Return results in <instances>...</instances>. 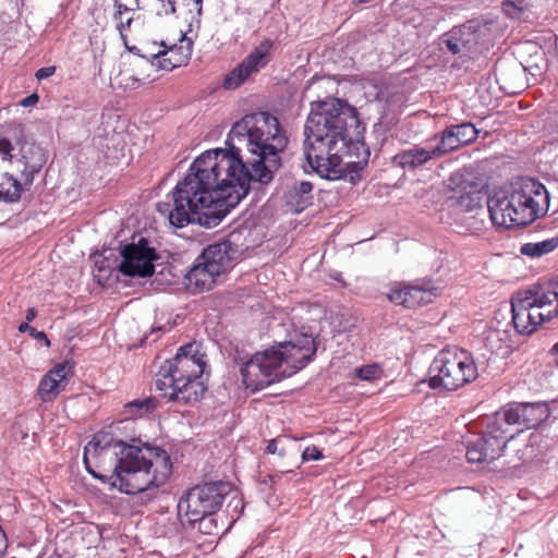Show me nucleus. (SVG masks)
I'll use <instances>...</instances> for the list:
<instances>
[{
	"instance_id": "nucleus-1",
	"label": "nucleus",
	"mask_w": 558,
	"mask_h": 558,
	"mask_svg": "<svg viewBox=\"0 0 558 558\" xmlns=\"http://www.w3.org/2000/svg\"><path fill=\"white\" fill-rule=\"evenodd\" d=\"M225 144L226 148L201 154L172 190L171 202L157 204L171 226L217 227L248 194L252 183L272 182L289 137L276 116L255 111L234 122Z\"/></svg>"
},
{
	"instance_id": "nucleus-2",
	"label": "nucleus",
	"mask_w": 558,
	"mask_h": 558,
	"mask_svg": "<svg viewBox=\"0 0 558 558\" xmlns=\"http://www.w3.org/2000/svg\"><path fill=\"white\" fill-rule=\"evenodd\" d=\"M356 108L339 98L313 102L304 126V156L311 171L322 179L351 183L361 179L371 150Z\"/></svg>"
},
{
	"instance_id": "nucleus-3",
	"label": "nucleus",
	"mask_w": 558,
	"mask_h": 558,
	"mask_svg": "<svg viewBox=\"0 0 558 558\" xmlns=\"http://www.w3.org/2000/svg\"><path fill=\"white\" fill-rule=\"evenodd\" d=\"M83 462L94 478L126 495H138L142 504L155 499L172 474L171 458L163 448L141 439L128 444L109 433L94 435L84 448Z\"/></svg>"
},
{
	"instance_id": "nucleus-4",
	"label": "nucleus",
	"mask_w": 558,
	"mask_h": 558,
	"mask_svg": "<svg viewBox=\"0 0 558 558\" xmlns=\"http://www.w3.org/2000/svg\"><path fill=\"white\" fill-rule=\"evenodd\" d=\"M195 342L178 349L174 357L165 361L154 381L155 390L170 402L189 404L199 401L207 387L202 381L206 365Z\"/></svg>"
},
{
	"instance_id": "nucleus-5",
	"label": "nucleus",
	"mask_w": 558,
	"mask_h": 558,
	"mask_svg": "<svg viewBox=\"0 0 558 558\" xmlns=\"http://www.w3.org/2000/svg\"><path fill=\"white\" fill-rule=\"evenodd\" d=\"M549 202L545 185L538 180L525 178L510 191L495 192L487 199V208L494 226L510 229L527 226L545 216Z\"/></svg>"
},
{
	"instance_id": "nucleus-6",
	"label": "nucleus",
	"mask_w": 558,
	"mask_h": 558,
	"mask_svg": "<svg viewBox=\"0 0 558 558\" xmlns=\"http://www.w3.org/2000/svg\"><path fill=\"white\" fill-rule=\"evenodd\" d=\"M478 377L473 354L456 345L437 352L428 368V386L433 390L456 391Z\"/></svg>"
},
{
	"instance_id": "nucleus-7",
	"label": "nucleus",
	"mask_w": 558,
	"mask_h": 558,
	"mask_svg": "<svg viewBox=\"0 0 558 558\" xmlns=\"http://www.w3.org/2000/svg\"><path fill=\"white\" fill-rule=\"evenodd\" d=\"M233 493V485L228 481H214L198 484L180 498L178 513L186 518L190 524L201 522L206 517L220 510L225 499Z\"/></svg>"
},
{
	"instance_id": "nucleus-8",
	"label": "nucleus",
	"mask_w": 558,
	"mask_h": 558,
	"mask_svg": "<svg viewBox=\"0 0 558 558\" xmlns=\"http://www.w3.org/2000/svg\"><path fill=\"white\" fill-rule=\"evenodd\" d=\"M439 45L441 50L457 56L463 62L475 59L490 45L489 28L487 25L468 22L445 33L439 39Z\"/></svg>"
},
{
	"instance_id": "nucleus-9",
	"label": "nucleus",
	"mask_w": 558,
	"mask_h": 558,
	"mask_svg": "<svg viewBox=\"0 0 558 558\" xmlns=\"http://www.w3.org/2000/svg\"><path fill=\"white\" fill-rule=\"evenodd\" d=\"M282 359L275 347L256 352L240 367L244 386L252 391H258L279 381L282 378L278 372L282 365Z\"/></svg>"
},
{
	"instance_id": "nucleus-10",
	"label": "nucleus",
	"mask_w": 558,
	"mask_h": 558,
	"mask_svg": "<svg viewBox=\"0 0 558 558\" xmlns=\"http://www.w3.org/2000/svg\"><path fill=\"white\" fill-rule=\"evenodd\" d=\"M122 260L119 270L131 278H147L155 271L154 262L158 253L143 235H133L130 243L121 247Z\"/></svg>"
},
{
	"instance_id": "nucleus-11",
	"label": "nucleus",
	"mask_w": 558,
	"mask_h": 558,
	"mask_svg": "<svg viewBox=\"0 0 558 558\" xmlns=\"http://www.w3.org/2000/svg\"><path fill=\"white\" fill-rule=\"evenodd\" d=\"M438 294V288L432 279H420L413 283H396L387 294L390 302L407 308H415L433 302Z\"/></svg>"
},
{
	"instance_id": "nucleus-12",
	"label": "nucleus",
	"mask_w": 558,
	"mask_h": 558,
	"mask_svg": "<svg viewBox=\"0 0 558 558\" xmlns=\"http://www.w3.org/2000/svg\"><path fill=\"white\" fill-rule=\"evenodd\" d=\"M511 324L517 333L531 336L546 322H550L551 310L537 311L527 299L522 298V293H517L511 298Z\"/></svg>"
},
{
	"instance_id": "nucleus-13",
	"label": "nucleus",
	"mask_w": 558,
	"mask_h": 558,
	"mask_svg": "<svg viewBox=\"0 0 558 558\" xmlns=\"http://www.w3.org/2000/svg\"><path fill=\"white\" fill-rule=\"evenodd\" d=\"M232 238L231 234L222 241L209 244L201 254V260H205L218 276L231 270L243 254V250Z\"/></svg>"
},
{
	"instance_id": "nucleus-14",
	"label": "nucleus",
	"mask_w": 558,
	"mask_h": 558,
	"mask_svg": "<svg viewBox=\"0 0 558 558\" xmlns=\"http://www.w3.org/2000/svg\"><path fill=\"white\" fill-rule=\"evenodd\" d=\"M47 162L45 149L36 143L24 142L20 147V157L13 156L12 165H15L16 171L21 175L19 182L22 184V192L28 190Z\"/></svg>"
},
{
	"instance_id": "nucleus-15",
	"label": "nucleus",
	"mask_w": 558,
	"mask_h": 558,
	"mask_svg": "<svg viewBox=\"0 0 558 558\" xmlns=\"http://www.w3.org/2000/svg\"><path fill=\"white\" fill-rule=\"evenodd\" d=\"M514 425L524 428H536L549 415L546 403L543 402H514L505 407Z\"/></svg>"
},
{
	"instance_id": "nucleus-16",
	"label": "nucleus",
	"mask_w": 558,
	"mask_h": 558,
	"mask_svg": "<svg viewBox=\"0 0 558 558\" xmlns=\"http://www.w3.org/2000/svg\"><path fill=\"white\" fill-rule=\"evenodd\" d=\"M506 446L505 440L482 432L480 437L466 445L465 457L470 463H489L501 457Z\"/></svg>"
},
{
	"instance_id": "nucleus-17",
	"label": "nucleus",
	"mask_w": 558,
	"mask_h": 558,
	"mask_svg": "<svg viewBox=\"0 0 558 558\" xmlns=\"http://www.w3.org/2000/svg\"><path fill=\"white\" fill-rule=\"evenodd\" d=\"M218 274L211 267L207 266L205 260H201V255L183 278V284L192 294H198L210 290L216 283Z\"/></svg>"
},
{
	"instance_id": "nucleus-18",
	"label": "nucleus",
	"mask_w": 558,
	"mask_h": 558,
	"mask_svg": "<svg viewBox=\"0 0 558 558\" xmlns=\"http://www.w3.org/2000/svg\"><path fill=\"white\" fill-rule=\"evenodd\" d=\"M14 147L10 140L0 137V160L13 162ZM22 194V184L12 173L4 172L3 181L0 183V199L5 203H15L20 201Z\"/></svg>"
},
{
	"instance_id": "nucleus-19",
	"label": "nucleus",
	"mask_w": 558,
	"mask_h": 558,
	"mask_svg": "<svg viewBox=\"0 0 558 558\" xmlns=\"http://www.w3.org/2000/svg\"><path fill=\"white\" fill-rule=\"evenodd\" d=\"M313 184L310 181L293 180L287 183L282 198L286 206L293 213H301L313 203Z\"/></svg>"
},
{
	"instance_id": "nucleus-20",
	"label": "nucleus",
	"mask_w": 558,
	"mask_h": 558,
	"mask_svg": "<svg viewBox=\"0 0 558 558\" xmlns=\"http://www.w3.org/2000/svg\"><path fill=\"white\" fill-rule=\"evenodd\" d=\"M435 159L437 158L432 154L430 147L413 145L396 154L391 161L396 167L408 171H414Z\"/></svg>"
},
{
	"instance_id": "nucleus-21",
	"label": "nucleus",
	"mask_w": 558,
	"mask_h": 558,
	"mask_svg": "<svg viewBox=\"0 0 558 558\" xmlns=\"http://www.w3.org/2000/svg\"><path fill=\"white\" fill-rule=\"evenodd\" d=\"M513 425L506 408H504L486 418V427L483 432L486 433L487 436H496L498 439L505 440V442L508 444L515 435V432L511 429Z\"/></svg>"
},
{
	"instance_id": "nucleus-22",
	"label": "nucleus",
	"mask_w": 558,
	"mask_h": 558,
	"mask_svg": "<svg viewBox=\"0 0 558 558\" xmlns=\"http://www.w3.org/2000/svg\"><path fill=\"white\" fill-rule=\"evenodd\" d=\"M522 293V298L527 299L531 305L537 311H547L546 307L557 303L558 292L551 287L550 281L541 284H534Z\"/></svg>"
},
{
	"instance_id": "nucleus-23",
	"label": "nucleus",
	"mask_w": 558,
	"mask_h": 558,
	"mask_svg": "<svg viewBox=\"0 0 558 558\" xmlns=\"http://www.w3.org/2000/svg\"><path fill=\"white\" fill-rule=\"evenodd\" d=\"M279 347L282 348H301L304 355L300 356L301 365L294 366V372H299L306 367L314 359L317 352V343L313 335L306 332H300L295 335L293 339L288 342H279Z\"/></svg>"
},
{
	"instance_id": "nucleus-24",
	"label": "nucleus",
	"mask_w": 558,
	"mask_h": 558,
	"mask_svg": "<svg viewBox=\"0 0 558 558\" xmlns=\"http://www.w3.org/2000/svg\"><path fill=\"white\" fill-rule=\"evenodd\" d=\"M482 194L473 185L460 186L453 191L449 197L451 206L458 208L460 211L470 213L480 206Z\"/></svg>"
},
{
	"instance_id": "nucleus-25",
	"label": "nucleus",
	"mask_w": 558,
	"mask_h": 558,
	"mask_svg": "<svg viewBox=\"0 0 558 558\" xmlns=\"http://www.w3.org/2000/svg\"><path fill=\"white\" fill-rule=\"evenodd\" d=\"M158 405V399L153 396L135 399L124 404L123 415L126 420L142 418L153 414Z\"/></svg>"
},
{
	"instance_id": "nucleus-26",
	"label": "nucleus",
	"mask_w": 558,
	"mask_h": 558,
	"mask_svg": "<svg viewBox=\"0 0 558 558\" xmlns=\"http://www.w3.org/2000/svg\"><path fill=\"white\" fill-rule=\"evenodd\" d=\"M272 43L268 39L262 41L234 70H257L265 68L269 61V51Z\"/></svg>"
},
{
	"instance_id": "nucleus-27",
	"label": "nucleus",
	"mask_w": 558,
	"mask_h": 558,
	"mask_svg": "<svg viewBox=\"0 0 558 558\" xmlns=\"http://www.w3.org/2000/svg\"><path fill=\"white\" fill-rule=\"evenodd\" d=\"M148 78H140L133 72H110L109 82L112 89L128 92L144 85Z\"/></svg>"
},
{
	"instance_id": "nucleus-28",
	"label": "nucleus",
	"mask_w": 558,
	"mask_h": 558,
	"mask_svg": "<svg viewBox=\"0 0 558 558\" xmlns=\"http://www.w3.org/2000/svg\"><path fill=\"white\" fill-rule=\"evenodd\" d=\"M138 2L140 0H114V7L117 8L114 21L117 22V28L123 40L125 39L124 32L130 28L133 21V17L126 16V22H123V15L138 9Z\"/></svg>"
},
{
	"instance_id": "nucleus-29",
	"label": "nucleus",
	"mask_w": 558,
	"mask_h": 558,
	"mask_svg": "<svg viewBox=\"0 0 558 558\" xmlns=\"http://www.w3.org/2000/svg\"><path fill=\"white\" fill-rule=\"evenodd\" d=\"M558 247V236L546 239L539 242L524 243L520 247V253L524 256L538 258L551 253Z\"/></svg>"
},
{
	"instance_id": "nucleus-30",
	"label": "nucleus",
	"mask_w": 558,
	"mask_h": 558,
	"mask_svg": "<svg viewBox=\"0 0 558 558\" xmlns=\"http://www.w3.org/2000/svg\"><path fill=\"white\" fill-rule=\"evenodd\" d=\"M461 145L451 129V126L446 128L435 146H430L432 154L436 156L437 159L442 157L444 155L458 149Z\"/></svg>"
},
{
	"instance_id": "nucleus-31",
	"label": "nucleus",
	"mask_w": 558,
	"mask_h": 558,
	"mask_svg": "<svg viewBox=\"0 0 558 558\" xmlns=\"http://www.w3.org/2000/svg\"><path fill=\"white\" fill-rule=\"evenodd\" d=\"M450 126L453 130L461 146L468 145L477 138L478 130L471 122H463L461 124H454Z\"/></svg>"
},
{
	"instance_id": "nucleus-32",
	"label": "nucleus",
	"mask_w": 558,
	"mask_h": 558,
	"mask_svg": "<svg viewBox=\"0 0 558 558\" xmlns=\"http://www.w3.org/2000/svg\"><path fill=\"white\" fill-rule=\"evenodd\" d=\"M331 326L337 332H344L354 327V319L348 308H340L331 314Z\"/></svg>"
},
{
	"instance_id": "nucleus-33",
	"label": "nucleus",
	"mask_w": 558,
	"mask_h": 558,
	"mask_svg": "<svg viewBox=\"0 0 558 558\" xmlns=\"http://www.w3.org/2000/svg\"><path fill=\"white\" fill-rule=\"evenodd\" d=\"M62 390L56 379L45 375L38 386V395L44 402L53 400Z\"/></svg>"
},
{
	"instance_id": "nucleus-34",
	"label": "nucleus",
	"mask_w": 558,
	"mask_h": 558,
	"mask_svg": "<svg viewBox=\"0 0 558 558\" xmlns=\"http://www.w3.org/2000/svg\"><path fill=\"white\" fill-rule=\"evenodd\" d=\"M192 45H193L192 40L182 34L181 39H180V49H185L186 53L184 54L183 58L173 59V57L177 52V48L172 47L170 50H168L167 52L163 53V56H168V54L170 56L168 58V61L170 62L171 66L169 69L162 66V70H174L177 68L182 66L183 60L186 59L191 54Z\"/></svg>"
},
{
	"instance_id": "nucleus-35",
	"label": "nucleus",
	"mask_w": 558,
	"mask_h": 558,
	"mask_svg": "<svg viewBox=\"0 0 558 558\" xmlns=\"http://www.w3.org/2000/svg\"><path fill=\"white\" fill-rule=\"evenodd\" d=\"M276 348V352H279L281 353L282 355V363L283 362H287V363H291L290 365V373L289 375H292V374H295L296 372H294V366L295 365H301V361H300V356L304 355L303 353V350H301V348H280L279 344Z\"/></svg>"
},
{
	"instance_id": "nucleus-36",
	"label": "nucleus",
	"mask_w": 558,
	"mask_h": 558,
	"mask_svg": "<svg viewBox=\"0 0 558 558\" xmlns=\"http://www.w3.org/2000/svg\"><path fill=\"white\" fill-rule=\"evenodd\" d=\"M251 73L252 72H227L221 82V87L226 90L236 89L250 77Z\"/></svg>"
},
{
	"instance_id": "nucleus-37",
	"label": "nucleus",
	"mask_w": 558,
	"mask_h": 558,
	"mask_svg": "<svg viewBox=\"0 0 558 558\" xmlns=\"http://www.w3.org/2000/svg\"><path fill=\"white\" fill-rule=\"evenodd\" d=\"M71 374V366H69L66 363H60L50 369L46 375L56 379L57 384L63 389Z\"/></svg>"
},
{
	"instance_id": "nucleus-38",
	"label": "nucleus",
	"mask_w": 558,
	"mask_h": 558,
	"mask_svg": "<svg viewBox=\"0 0 558 558\" xmlns=\"http://www.w3.org/2000/svg\"><path fill=\"white\" fill-rule=\"evenodd\" d=\"M355 375L362 380L372 381L380 377L381 367L377 363L363 365L356 368Z\"/></svg>"
},
{
	"instance_id": "nucleus-39",
	"label": "nucleus",
	"mask_w": 558,
	"mask_h": 558,
	"mask_svg": "<svg viewBox=\"0 0 558 558\" xmlns=\"http://www.w3.org/2000/svg\"><path fill=\"white\" fill-rule=\"evenodd\" d=\"M524 0H505L502 3L504 12L510 17H517L518 14L523 10L521 7Z\"/></svg>"
},
{
	"instance_id": "nucleus-40",
	"label": "nucleus",
	"mask_w": 558,
	"mask_h": 558,
	"mask_svg": "<svg viewBox=\"0 0 558 558\" xmlns=\"http://www.w3.org/2000/svg\"><path fill=\"white\" fill-rule=\"evenodd\" d=\"M324 458L322 450L316 446H308L303 450V461H319Z\"/></svg>"
},
{
	"instance_id": "nucleus-41",
	"label": "nucleus",
	"mask_w": 558,
	"mask_h": 558,
	"mask_svg": "<svg viewBox=\"0 0 558 558\" xmlns=\"http://www.w3.org/2000/svg\"><path fill=\"white\" fill-rule=\"evenodd\" d=\"M525 78V82H520L519 84L517 85H513V86H500V89L504 90L506 94H509V95H514V94H519L521 93L522 90H524L525 88V85L530 84V78L525 75L524 76Z\"/></svg>"
},
{
	"instance_id": "nucleus-42",
	"label": "nucleus",
	"mask_w": 558,
	"mask_h": 558,
	"mask_svg": "<svg viewBox=\"0 0 558 558\" xmlns=\"http://www.w3.org/2000/svg\"><path fill=\"white\" fill-rule=\"evenodd\" d=\"M287 473H291V471H287ZM284 474H286V472H283V471L268 474L263 478L262 483L265 485H270V487H271V486L278 484Z\"/></svg>"
},
{
	"instance_id": "nucleus-43",
	"label": "nucleus",
	"mask_w": 558,
	"mask_h": 558,
	"mask_svg": "<svg viewBox=\"0 0 558 558\" xmlns=\"http://www.w3.org/2000/svg\"><path fill=\"white\" fill-rule=\"evenodd\" d=\"M29 336L37 341L44 342L45 347H47V348L50 347V340L48 339V336L44 331H39L36 328H33L31 330Z\"/></svg>"
},
{
	"instance_id": "nucleus-44",
	"label": "nucleus",
	"mask_w": 558,
	"mask_h": 558,
	"mask_svg": "<svg viewBox=\"0 0 558 558\" xmlns=\"http://www.w3.org/2000/svg\"><path fill=\"white\" fill-rule=\"evenodd\" d=\"M39 100V97L36 93H33L26 97H24L22 100H20L19 105L21 107H32L35 106Z\"/></svg>"
},
{
	"instance_id": "nucleus-45",
	"label": "nucleus",
	"mask_w": 558,
	"mask_h": 558,
	"mask_svg": "<svg viewBox=\"0 0 558 558\" xmlns=\"http://www.w3.org/2000/svg\"><path fill=\"white\" fill-rule=\"evenodd\" d=\"M231 506H233L234 511H236L240 508V511L238 514V517H240V514L243 512V509H244L243 499L239 496H233L228 505V508Z\"/></svg>"
},
{
	"instance_id": "nucleus-46",
	"label": "nucleus",
	"mask_w": 558,
	"mask_h": 558,
	"mask_svg": "<svg viewBox=\"0 0 558 558\" xmlns=\"http://www.w3.org/2000/svg\"><path fill=\"white\" fill-rule=\"evenodd\" d=\"M8 548V539L5 534H0V558L4 555Z\"/></svg>"
},
{
	"instance_id": "nucleus-47",
	"label": "nucleus",
	"mask_w": 558,
	"mask_h": 558,
	"mask_svg": "<svg viewBox=\"0 0 558 558\" xmlns=\"http://www.w3.org/2000/svg\"><path fill=\"white\" fill-rule=\"evenodd\" d=\"M36 316H37V310L35 307L27 308L26 316H25L26 322H28V323L33 322L36 318Z\"/></svg>"
},
{
	"instance_id": "nucleus-48",
	"label": "nucleus",
	"mask_w": 558,
	"mask_h": 558,
	"mask_svg": "<svg viewBox=\"0 0 558 558\" xmlns=\"http://www.w3.org/2000/svg\"><path fill=\"white\" fill-rule=\"evenodd\" d=\"M266 451L268 453H271V454H274V453H276L278 451V449H277V439L269 440V442H268V445L266 447Z\"/></svg>"
},
{
	"instance_id": "nucleus-49",
	"label": "nucleus",
	"mask_w": 558,
	"mask_h": 558,
	"mask_svg": "<svg viewBox=\"0 0 558 558\" xmlns=\"http://www.w3.org/2000/svg\"><path fill=\"white\" fill-rule=\"evenodd\" d=\"M53 73L54 72H35V76L38 80V82H41L50 77Z\"/></svg>"
},
{
	"instance_id": "nucleus-50",
	"label": "nucleus",
	"mask_w": 558,
	"mask_h": 558,
	"mask_svg": "<svg viewBox=\"0 0 558 558\" xmlns=\"http://www.w3.org/2000/svg\"><path fill=\"white\" fill-rule=\"evenodd\" d=\"M33 328H34V327H32V326L29 325V323L25 320L24 323L20 324V326H19V331H20V332H28V333H31V330H32Z\"/></svg>"
},
{
	"instance_id": "nucleus-51",
	"label": "nucleus",
	"mask_w": 558,
	"mask_h": 558,
	"mask_svg": "<svg viewBox=\"0 0 558 558\" xmlns=\"http://www.w3.org/2000/svg\"><path fill=\"white\" fill-rule=\"evenodd\" d=\"M331 278L340 282L342 287H347V282L343 280L340 272H336L335 275L331 276Z\"/></svg>"
},
{
	"instance_id": "nucleus-52",
	"label": "nucleus",
	"mask_w": 558,
	"mask_h": 558,
	"mask_svg": "<svg viewBox=\"0 0 558 558\" xmlns=\"http://www.w3.org/2000/svg\"><path fill=\"white\" fill-rule=\"evenodd\" d=\"M504 74H506V76H502V80H506L507 77H509V74H511L512 72H502ZM518 74H520L521 76H525V74L527 72H517Z\"/></svg>"
},
{
	"instance_id": "nucleus-53",
	"label": "nucleus",
	"mask_w": 558,
	"mask_h": 558,
	"mask_svg": "<svg viewBox=\"0 0 558 558\" xmlns=\"http://www.w3.org/2000/svg\"><path fill=\"white\" fill-rule=\"evenodd\" d=\"M504 74H506V76H502V80H506L507 77H509V74H511L512 72H502ZM518 74H520L521 76H525V74L527 72H517Z\"/></svg>"
},
{
	"instance_id": "nucleus-54",
	"label": "nucleus",
	"mask_w": 558,
	"mask_h": 558,
	"mask_svg": "<svg viewBox=\"0 0 558 558\" xmlns=\"http://www.w3.org/2000/svg\"><path fill=\"white\" fill-rule=\"evenodd\" d=\"M551 352L558 354V341L553 345Z\"/></svg>"
},
{
	"instance_id": "nucleus-55",
	"label": "nucleus",
	"mask_w": 558,
	"mask_h": 558,
	"mask_svg": "<svg viewBox=\"0 0 558 558\" xmlns=\"http://www.w3.org/2000/svg\"><path fill=\"white\" fill-rule=\"evenodd\" d=\"M39 70H49V71H52V70H56V66H47V68H40Z\"/></svg>"
},
{
	"instance_id": "nucleus-56",
	"label": "nucleus",
	"mask_w": 558,
	"mask_h": 558,
	"mask_svg": "<svg viewBox=\"0 0 558 558\" xmlns=\"http://www.w3.org/2000/svg\"><path fill=\"white\" fill-rule=\"evenodd\" d=\"M532 77L534 78V81H537L538 78L535 76V74H533L532 72H530Z\"/></svg>"
},
{
	"instance_id": "nucleus-57",
	"label": "nucleus",
	"mask_w": 558,
	"mask_h": 558,
	"mask_svg": "<svg viewBox=\"0 0 558 558\" xmlns=\"http://www.w3.org/2000/svg\"><path fill=\"white\" fill-rule=\"evenodd\" d=\"M303 168H304V172H310V170L307 169L306 166H303Z\"/></svg>"
},
{
	"instance_id": "nucleus-58",
	"label": "nucleus",
	"mask_w": 558,
	"mask_h": 558,
	"mask_svg": "<svg viewBox=\"0 0 558 558\" xmlns=\"http://www.w3.org/2000/svg\"><path fill=\"white\" fill-rule=\"evenodd\" d=\"M538 76L541 80H543V72H539Z\"/></svg>"
}]
</instances>
